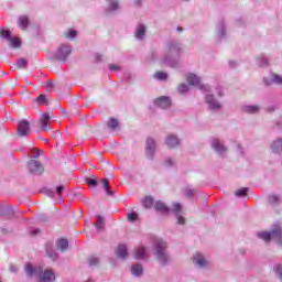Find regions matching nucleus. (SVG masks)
<instances>
[{
  "mask_svg": "<svg viewBox=\"0 0 282 282\" xmlns=\"http://www.w3.org/2000/svg\"><path fill=\"white\" fill-rule=\"evenodd\" d=\"M28 67V61L25 59H19L17 63V68L18 69H25Z\"/></svg>",
  "mask_w": 282,
  "mask_h": 282,
  "instance_id": "nucleus-33",
  "label": "nucleus"
},
{
  "mask_svg": "<svg viewBox=\"0 0 282 282\" xmlns=\"http://www.w3.org/2000/svg\"><path fill=\"white\" fill-rule=\"evenodd\" d=\"M155 140L148 138L147 142H145V155H148V158H153V155H155Z\"/></svg>",
  "mask_w": 282,
  "mask_h": 282,
  "instance_id": "nucleus-9",
  "label": "nucleus"
},
{
  "mask_svg": "<svg viewBox=\"0 0 282 282\" xmlns=\"http://www.w3.org/2000/svg\"><path fill=\"white\" fill-rule=\"evenodd\" d=\"M101 184H102V188H104V191H106L107 195H110V196L115 195V192L111 191V185H109V180H107V178L102 180Z\"/></svg>",
  "mask_w": 282,
  "mask_h": 282,
  "instance_id": "nucleus-19",
  "label": "nucleus"
},
{
  "mask_svg": "<svg viewBox=\"0 0 282 282\" xmlns=\"http://www.w3.org/2000/svg\"><path fill=\"white\" fill-rule=\"evenodd\" d=\"M212 147L218 153H226V151H227L226 147H224V143H221V141H219V139H215L212 143Z\"/></svg>",
  "mask_w": 282,
  "mask_h": 282,
  "instance_id": "nucleus-15",
  "label": "nucleus"
},
{
  "mask_svg": "<svg viewBox=\"0 0 282 282\" xmlns=\"http://www.w3.org/2000/svg\"><path fill=\"white\" fill-rule=\"evenodd\" d=\"M155 257L160 263L164 264L169 261V256L166 254V242L162 239L154 241Z\"/></svg>",
  "mask_w": 282,
  "mask_h": 282,
  "instance_id": "nucleus-2",
  "label": "nucleus"
},
{
  "mask_svg": "<svg viewBox=\"0 0 282 282\" xmlns=\"http://www.w3.org/2000/svg\"><path fill=\"white\" fill-rule=\"evenodd\" d=\"M75 36H76V31L75 30H69L66 33V39H75Z\"/></svg>",
  "mask_w": 282,
  "mask_h": 282,
  "instance_id": "nucleus-42",
  "label": "nucleus"
},
{
  "mask_svg": "<svg viewBox=\"0 0 282 282\" xmlns=\"http://www.w3.org/2000/svg\"><path fill=\"white\" fill-rule=\"evenodd\" d=\"M64 189H65V187L63 185L57 186V188H56L57 195L62 196Z\"/></svg>",
  "mask_w": 282,
  "mask_h": 282,
  "instance_id": "nucleus-43",
  "label": "nucleus"
},
{
  "mask_svg": "<svg viewBox=\"0 0 282 282\" xmlns=\"http://www.w3.org/2000/svg\"><path fill=\"white\" fill-rule=\"evenodd\" d=\"M25 272L28 276H39L40 282H55L56 281V274H54V271L47 269L43 271L41 267L34 268L32 264L25 265Z\"/></svg>",
  "mask_w": 282,
  "mask_h": 282,
  "instance_id": "nucleus-1",
  "label": "nucleus"
},
{
  "mask_svg": "<svg viewBox=\"0 0 282 282\" xmlns=\"http://www.w3.org/2000/svg\"><path fill=\"white\" fill-rule=\"evenodd\" d=\"M235 195L237 197H246V195H248V187H242V188L236 191Z\"/></svg>",
  "mask_w": 282,
  "mask_h": 282,
  "instance_id": "nucleus-30",
  "label": "nucleus"
},
{
  "mask_svg": "<svg viewBox=\"0 0 282 282\" xmlns=\"http://www.w3.org/2000/svg\"><path fill=\"white\" fill-rule=\"evenodd\" d=\"M98 263H100V259H98L97 257H90L88 259V264L90 265V268H94V265H98Z\"/></svg>",
  "mask_w": 282,
  "mask_h": 282,
  "instance_id": "nucleus-31",
  "label": "nucleus"
},
{
  "mask_svg": "<svg viewBox=\"0 0 282 282\" xmlns=\"http://www.w3.org/2000/svg\"><path fill=\"white\" fill-rule=\"evenodd\" d=\"M41 131H51L50 124H52V112H44L40 116L39 120Z\"/></svg>",
  "mask_w": 282,
  "mask_h": 282,
  "instance_id": "nucleus-4",
  "label": "nucleus"
},
{
  "mask_svg": "<svg viewBox=\"0 0 282 282\" xmlns=\"http://www.w3.org/2000/svg\"><path fill=\"white\" fill-rule=\"evenodd\" d=\"M177 90L180 94H186V91H188V86L186 84H181L178 85Z\"/></svg>",
  "mask_w": 282,
  "mask_h": 282,
  "instance_id": "nucleus-37",
  "label": "nucleus"
},
{
  "mask_svg": "<svg viewBox=\"0 0 282 282\" xmlns=\"http://www.w3.org/2000/svg\"><path fill=\"white\" fill-rule=\"evenodd\" d=\"M18 25L22 30H28V25H30V19L28 18V15L20 17L18 20Z\"/></svg>",
  "mask_w": 282,
  "mask_h": 282,
  "instance_id": "nucleus-16",
  "label": "nucleus"
},
{
  "mask_svg": "<svg viewBox=\"0 0 282 282\" xmlns=\"http://www.w3.org/2000/svg\"><path fill=\"white\" fill-rule=\"evenodd\" d=\"M165 144H167L169 149H175V147H180V139L173 134H170L165 140Z\"/></svg>",
  "mask_w": 282,
  "mask_h": 282,
  "instance_id": "nucleus-12",
  "label": "nucleus"
},
{
  "mask_svg": "<svg viewBox=\"0 0 282 282\" xmlns=\"http://www.w3.org/2000/svg\"><path fill=\"white\" fill-rule=\"evenodd\" d=\"M186 196H187V197H193V191H187V192H186Z\"/></svg>",
  "mask_w": 282,
  "mask_h": 282,
  "instance_id": "nucleus-49",
  "label": "nucleus"
},
{
  "mask_svg": "<svg viewBox=\"0 0 282 282\" xmlns=\"http://www.w3.org/2000/svg\"><path fill=\"white\" fill-rule=\"evenodd\" d=\"M206 102H207L209 109H219V107H220L219 102H217L215 100V98H213V95H207L206 96Z\"/></svg>",
  "mask_w": 282,
  "mask_h": 282,
  "instance_id": "nucleus-17",
  "label": "nucleus"
},
{
  "mask_svg": "<svg viewBox=\"0 0 282 282\" xmlns=\"http://www.w3.org/2000/svg\"><path fill=\"white\" fill-rule=\"evenodd\" d=\"M187 83L192 87H198L199 89H202V91H208V88L206 86L202 85L199 77H197V75H195V74H189L187 76Z\"/></svg>",
  "mask_w": 282,
  "mask_h": 282,
  "instance_id": "nucleus-7",
  "label": "nucleus"
},
{
  "mask_svg": "<svg viewBox=\"0 0 282 282\" xmlns=\"http://www.w3.org/2000/svg\"><path fill=\"white\" fill-rule=\"evenodd\" d=\"M36 102H37V105H46L47 104V99H46L45 95H40L36 98Z\"/></svg>",
  "mask_w": 282,
  "mask_h": 282,
  "instance_id": "nucleus-36",
  "label": "nucleus"
},
{
  "mask_svg": "<svg viewBox=\"0 0 282 282\" xmlns=\"http://www.w3.org/2000/svg\"><path fill=\"white\" fill-rule=\"evenodd\" d=\"M245 111L247 113H259V107L258 106H246Z\"/></svg>",
  "mask_w": 282,
  "mask_h": 282,
  "instance_id": "nucleus-28",
  "label": "nucleus"
},
{
  "mask_svg": "<svg viewBox=\"0 0 282 282\" xmlns=\"http://www.w3.org/2000/svg\"><path fill=\"white\" fill-rule=\"evenodd\" d=\"M9 43L13 50H19V47H21V39L19 37L9 39Z\"/></svg>",
  "mask_w": 282,
  "mask_h": 282,
  "instance_id": "nucleus-22",
  "label": "nucleus"
},
{
  "mask_svg": "<svg viewBox=\"0 0 282 282\" xmlns=\"http://www.w3.org/2000/svg\"><path fill=\"white\" fill-rule=\"evenodd\" d=\"M116 254L119 257V259H127V256L129 254V251L127 250V246L119 245L116 249Z\"/></svg>",
  "mask_w": 282,
  "mask_h": 282,
  "instance_id": "nucleus-14",
  "label": "nucleus"
},
{
  "mask_svg": "<svg viewBox=\"0 0 282 282\" xmlns=\"http://www.w3.org/2000/svg\"><path fill=\"white\" fill-rule=\"evenodd\" d=\"M86 183L88 184V186H96V184H98V181L96 180V177H90L86 180Z\"/></svg>",
  "mask_w": 282,
  "mask_h": 282,
  "instance_id": "nucleus-41",
  "label": "nucleus"
},
{
  "mask_svg": "<svg viewBox=\"0 0 282 282\" xmlns=\"http://www.w3.org/2000/svg\"><path fill=\"white\" fill-rule=\"evenodd\" d=\"M57 250H61V252H67V248H69V241L67 239H59L55 243Z\"/></svg>",
  "mask_w": 282,
  "mask_h": 282,
  "instance_id": "nucleus-13",
  "label": "nucleus"
},
{
  "mask_svg": "<svg viewBox=\"0 0 282 282\" xmlns=\"http://www.w3.org/2000/svg\"><path fill=\"white\" fill-rule=\"evenodd\" d=\"M144 252H145V248L144 247H140L138 250H137V252H135V254H134V258L135 259H144L145 258V254H144Z\"/></svg>",
  "mask_w": 282,
  "mask_h": 282,
  "instance_id": "nucleus-27",
  "label": "nucleus"
},
{
  "mask_svg": "<svg viewBox=\"0 0 282 282\" xmlns=\"http://www.w3.org/2000/svg\"><path fill=\"white\" fill-rule=\"evenodd\" d=\"M95 227L97 230H105V218L102 216H97Z\"/></svg>",
  "mask_w": 282,
  "mask_h": 282,
  "instance_id": "nucleus-24",
  "label": "nucleus"
},
{
  "mask_svg": "<svg viewBox=\"0 0 282 282\" xmlns=\"http://www.w3.org/2000/svg\"><path fill=\"white\" fill-rule=\"evenodd\" d=\"M272 83H275L276 85H280L282 87V76L273 74L272 75Z\"/></svg>",
  "mask_w": 282,
  "mask_h": 282,
  "instance_id": "nucleus-34",
  "label": "nucleus"
},
{
  "mask_svg": "<svg viewBox=\"0 0 282 282\" xmlns=\"http://www.w3.org/2000/svg\"><path fill=\"white\" fill-rule=\"evenodd\" d=\"M144 208H153V197L145 196L142 202Z\"/></svg>",
  "mask_w": 282,
  "mask_h": 282,
  "instance_id": "nucleus-25",
  "label": "nucleus"
},
{
  "mask_svg": "<svg viewBox=\"0 0 282 282\" xmlns=\"http://www.w3.org/2000/svg\"><path fill=\"white\" fill-rule=\"evenodd\" d=\"M155 106L161 109H169L171 107V99L169 97H160L155 100Z\"/></svg>",
  "mask_w": 282,
  "mask_h": 282,
  "instance_id": "nucleus-11",
  "label": "nucleus"
},
{
  "mask_svg": "<svg viewBox=\"0 0 282 282\" xmlns=\"http://www.w3.org/2000/svg\"><path fill=\"white\" fill-rule=\"evenodd\" d=\"M154 210H156V213H161V215H169V213H171V208L161 200L154 203Z\"/></svg>",
  "mask_w": 282,
  "mask_h": 282,
  "instance_id": "nucleus-10",
  "label": "nucleus"
},
{
  "mask_svg": "<svg viewBox=\"0 0 282 282\" xmlns=\"http://www.w3.org/2000/svg\"><path fill=\"white\" fill-rule=\"evenodd\" d=\"M137 219H138V214H135V213H130L127 215L128 221H135Z\"/></svg>",
  "mask_w": 282,
  "mask_h": 282,
  "instance_id": "nucleus-38",
  "label": "nucleus"
},
{
  "mask_svg": "<svg viewBox=\"0 0 282 282\" xmlns=\"http://www.w3.org/2000/svg\"><path fill=\"white\" fill-rule=\"evenodd\" d=\"M194 263H196V265H199L200 268H204V265H207L208 261H206L204 256L196 253L194 256Z\"/></svg>",
  "mask_w": 282,
  "mask_h": 282,
  "instance_id": "nucleus-18",
  "label": "nucleus"
},
{
  "mask_svg": "<svg viewBox=\"0 0 282 282\" xmlns=\"http://www.w3.org/2000/svg\"><path fill=\"white\" fill-rule=\"evenodd\" d=\"M28 169L32 175H41L43 171H45V169L43 167V164H41V162L36 160L29 161Z\"/></svg>",
  "mask_w": 282,
  "mask_h": 282,
  "instance_id": "nucleus-5",
  "label": "nucleus"
},
{
  "mask_svg": "<svg viewBox=\"0 0 282 282\" xmlns=\"http://www.w3.org/2000/svg\"><path fill=\"white\" fill-rule=\"evenodd\" d=\"M18 135H20V138H25V135H30V121L22 120L19 122Z\"/></svg>",
  "mask_w": 282,
  "mask_h": 282,
  "instance_id": "nucleus-8",
  "label": "nucleus"
},
{
  "mask_svg": "<svg viewBox=\"0 0 282 282\" xmlns=\"http://www.w3.org/2000/svg\"><path fill=\"white\" fill-rule=\"evenodd\" d=\"M154 78H156L158 80H166V78H169V75H166L165 72H156L154 74Z\"/></svg>",
  "mask_w": 282,
  "mask_h": 282,
  "instance_id": "nucleus-29",
  "label": "nucleus"
},
{
  "mask_svg": "<svg viewBox=\"0 0 282 282\" xmlns=\"http://www.w3.org/2000/svg\"><path fill=\"white\" fill-rule=\"evenodd\" d=\"M271 149L274 151V153H281V151H282V139H279L278 141H274L271 145Z\"/></svg>",
  "mask_w": 282,
  "mask_h": 282,
  "instance_id": "nucleus-23",
  "label": "nucleus"
},
{
  "mask_svg": "<svg viewBox=\"0 0 282 282\" xmlns=\"http://www.w3.org/2000/svg\"><path fill=\"white\" fill-rule=\"evenodd\" d=\"M173 213H175V215H180L182 213V205L180 203H174Z\"/></svg>",
  "mask_w": 282,
  "mask_h": 282,
  "instance_id": "nucleus-35",
  "label": "nucleus"
},
{
  "mask_svg": "<svg viewBox=\"0 0 282 282\" xmlns=\"http://www.w3.org/2000/svg\"><path fill=\"white\" fill-rule=\"evenodd\" d=\"M281 236H282L281 227L278 225H275L272 228L271 232L262 231L258 234V237H260V239H263V241L265 242L270 241V239H276V241H281Z\"/></svg>",
  "mask_w": 282,
  "mask_h": 282,
  "instance_id": "nucleus-3",
  "label": "nucleus"
},
{
  "mask_svg": "<svg viewBox=\"0 0 282 282\" xmlns=\"http://www.w3.org/2000/svg\"><path fill=\"white\" fill-rule=\"evenodd\" d=\"M119 124L120 123L118 122V119H116V118H110L107 121V127H108V129H111V131H116V129H118Z\"/></svg>",
  "mask_w": 282,
  "mask_h": 282,
  "instance_id": "nucleus-20",
  "label": "nucleus"
},
{
  "mask_svg": "<svg viewBox=\"0 0 282 282\" xmlns=\"http://www.w3.org/2000/svg\"><path fill=\"white\" fill-rule=\"evenodd\" d=\"M46 91L48 93L54 91V83L52 80L46 82Z\"/></svg>",
  "mask_w": 282,
  "mask_h": 282,
  "instance_id": "nucleus-40",
  "label": "nucleus"
},
{
  "mask_svg": "<svg viewBox=\"0 0 282 282\" xmlns=\"http://www.w3.org/2000/svg\"><path fill=\"white\" fill-rule=\"evenodd\" d=\"M177 221H178V224H180L181 226H183V224H184V217L180 216Z\"/></svg>",
  "mask_w": 282,
  "mask_h": 282,
  "instance_id": "nucleus-46",
  "label": "nucleus"
},
{
  "mask_svg": "<svg viewBox=\"0 0 282 282\" xmlns=\"http://www.w3.org/2000/svg\"><path fill=\"white\" fill-rule=\"evenodd\" d=\"M261 61H262V63H263V64H261V66H263V65H269L268 59H265V57H262Z\"/></svg>",
  "mask_w": 282,
  "mask_h": 282,
  "instance_id": "nucleus-47",
  "label": "nucleus"
},
{
  "mask_svg": "<svg viewBox=\"0 0 282 282\" xmlns=\"http://www.w3.org/2000/svg\"><path fill=\"white\" fill-rule=\"evenodd\" d=\"M177 30H178V32H183L184 31V29L182 26H178Z\"/></svg>",
  "mask_w": 282,
  "mask_h": 282,
  "instance_id": "nucleus-52",
  "label": "nucleus"
},
{
  "mask_svg": "<svg viewBox=\"0 0 282 282\" xmlns=\"http://www.w3.org/2000/svg\"><path fill=\"white\" fill-rule=\"evenodd\" d=\"M46 253L48 254L50 259H53V261H56L58 259V254L54 251H50V249H46Z\"/></svg>",
  "mask_w": 282,
  "mask_h": 282,
  "instance_id": "nucleus-39",
  "label": "nucleus"
},
{
  "mask_svg": "<svg viewBox=\"0 0 282 282\" xmlns=\"http://www.w3.org/2000/svg\"><path fill=\"white\" fill-rule=\"evenodd\" d=\"M144 34H147V26H144V24H139L135 32L137 39H142Z\"/></svg>",
  "mask_w": 282,
  "mask_h": 282,
  "instance_id": "nucleus-21",
  "label": "nucleus"
},
{
  "mask_svg": "<svg viewBox=\"0 0 282 282\" xmlns=\"http://www.w3.org/2000/svg\"><path fill=\"white\" fill-rule=\"evenodd\" d=\"M173 164H175V161H173V159L165 160V166H173Z\"/></svg>",
  "mask_w": 282,
  "mask_h": 282,
  "instance_id": "nucleus-44",
  "label": "nucleus"
},
{
  "mask_svg": "<svg viewBox=\"0 0 282 282\" xmlns=\"http://www.w3.org/2000/svg\"><path fill=\"white\" fill-rule=\"evenodd\" d=\"M111 10H118V2L111 3Z\"/></svg>",
  "mask_w": 282,
  "mask_h": 282,
  "instance_id": "nucleus-45",
  "label": "nucleus"
},
{
  "mask_svg": "<svg viewBox=\"0 0 282 282\" xmlns=\"http://www.w3.org/2000/svg\"><path fill=\"white\" fill-rule=\"evenodd\" d=\"M39 232H40V231H39V229H37V230H35V231L33 232V235H39Z\"/></svg>",
  "mask_w": 282,
  "mask_h": 282,
  "instance_id": "nucleus-53",
  "label": "nucleus"
},
{
  "mask_svg": "<svg viewBox=\"0 0 282 282\" xmlns=\"http://www.w3.org/2000/svg\"><path fill=\"white\" fill-rule=\"evenodd\" d=\"M131 272H132V274H133L134 276H140V274H142V265H140V264H134V265L132 267Z\"/></svg>",
  "mask_w": 282,
  "mask_h": 282,
  "instance_id": "nucleus-26",
  "label": "nucleus"
},
{
  "mask_svg": "<svg viewBox=\"0 0 282 282\" xmlns=\"http://www.w3.org/2000/svg\"><path fill=\"white\" fill-rule=\"evenodd\" d=\"M276 199H278L276 196H270L271 202H276Z\"/></svg>",
  "mask_w": 282,
  "mask_h": 282,
  "instance_id": "nucleus-51",
  "label": "nucleus"
},
{
  "mask_svg": "<svg viewBox=\"0 0 282 282\" xmlns=\"http://www.w3.org/2000/svg\"><path fill=\"white\" fill-rule=\"evenodd\" d=\"M19 269L14 268V267H10V272H18Z\"/></svg>",
  "mask_w": 282,
  "mask_h": 282,
  "instance_id": "nucleus-50",
  "label": "nucleus"
},
{
  "mask_svg": "<svg viewBox=\"0 0 282 282\" xmlns=\"http://www.w3.org/2000/svg\"><path fill=\"white\" fill-rule=\"evenodd\" d=\"M0 36L2 39H7L8 41H10V39H12L10 36V31L9 30H4V29H0Z\"/></svg>",
  "mask_w": 282,
  "mask_h": 282,
  "instance_id": "nucleus-32",
  "label": "nucleus"
},
{
  "mask_svg": "<svg viewBox=\"0 0 282 282\" xmlns=\"http://www.w3.org/2000/svg\"><path fill=\"white\" fill-rule=\"evenodd\" d=\"M72 54V46L63 44L59 46L56 53V58L58 61H67V56Z\"/></svg>",
  "mask_w": 282,
  "mask_h": 282,
  "instance_id": "nucleus-6",
  "label": "nucleus"
},
{
  "mask_svg": "<svg viewBox=\"0 0 282 282\" xmlns=\"http://www.w3.org/2000/svg\"><path fill=\"white\" fill-rule=\"evenodd\" d=\"M112 72H116L118 69V66L117 65H110L109 67Z\"/></svg>",
  "mask_w": 282,
  "mask_h": 282,
  "instance_id": "nucleus-48",
  "label": "nucleus"
}]
</instances>
